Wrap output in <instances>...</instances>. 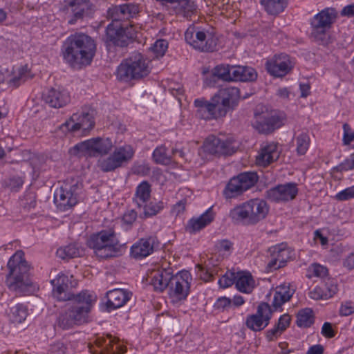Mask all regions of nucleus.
<instances>
[{"label": "nucleus", "mask_w": 354, "mask_h": 354, "mask_svg": "<svg viewBox=\"0 0 354 354\" xmlns=\"http://www.w3.org/2000/svg\"><path fill=\"white\" fill-rule=\"evenodd\" d=\"M269 209L266 201L256 198L234 207L230 212L229 216L236 224L254 225L267 217Z\"/></svg>", "instance_id": "20e7f679"}, {"label": "nucleus", "mask_w": 354, "mask_h": 354, "mask_svg": "<svg viewBox=\"0 0 354 354\" xmlns=\"http://www.w3.org/2000/svg\"><path fill=\"white\" fill-rule=\"evenodd\" d=\"M62 51L64 59L73 68L91 64L96 52L94 39L84 33L69 36L64 42Z\"/></svg>", "instance_id": "f03ea898"}, {"label": "nucleus", "mask_w": 354, "mask_h": 354, "mask_svg": "<svg viewBox=\"0 0 354 354\" xmlns=\"http://www.w3.org/2000/svg\"><path fill=\"white\" fill-rule=\"evenodd\" d=\"M322 334L328 338H332L335 335L333 329L332 324L329 322H325L322 328Z\"/></svg>", "instance_id": "69168bd1"}, {"label": "nucleus", "mask_w": 354, "mask_h": 354, "mask_svg": "<svg viewBox=\"0 0 354 354\" xmlns=\"http://www.w3.org/2000/svg\"><path fill=\"white\" fill-rule=\"evenodd\" d=\"M337 168L340 171L354 169V153L351 154L349 158L342 162Z\"/></svg>", "instance_id": "13d9d810"}, {"label": "nucleus", "mask_w": 354, "mask_h": 354, "mask_svg": "<svg viewBox=\"0 0 354 354\" xmlns=\"http://www.w3.org/2000/svg\"><path fill=\"white\" fill-rule=\"evenodd\" d=\"M24 181L20 177H12L9 179L8 187L11 191L17 192L23 185Z\"/></svg>", "instance_id": "bf43d9fd"}, {"label": "nucleus", "mask_w": 354, "mask_h": 354, "mask_svg": "<svg viewBox=\"0 0 354 354\" xmlns=\"http://www.w3.org/2000/svg\"><path fill=\"white\" fill-rule=\"evenodd\" d=\"M214 218L212 207H209L202 215L197 218H193L188 222L187 230L190 233L200 231L201 229L210 224Z\"/></svg>", "instance_id": "c756f323"}, {"label": "nucleus", "mask_w": 354, "mask_h": 354, "mask_svg": "<svg viewBox=\"0 0 354 354\" xmlns=\"http://www.w3.org/2000/svg\"><path fill=\"white\" fill-rule=\"evenodd\" d=\"M171 15L191 17L196 10V5L192 0H171L165 8Z\"/></svg>", "instance_id": "bb28decb"}, {"label": "nucleus", "mask_w": 354, "mask_h": 354, "mask_svg": "<svg viewBox=\"0 0 354 354\" xmlns=\"http://www.w3.org/2000/svg\"><path fill=\"white\" fill-rule=\"evenodd\" d=\"M235 285L239 291L250 293L254 288V281L250 273L239 272L236 273Z\"/></svg>", "instance_id": "473e14b6"}, {"label": "nucleus", "mask_w": 354, "mask_h": 354, "mask_svg": "<svg viewBox=\"0 0 354 354\" xmlns=\"http://www.w3.org/2000/svg\"><path fill=\"white\" fill-rule=\"evenodd\" d=\"M185 39L194 49L201 52H213L217 45V37L209 30L189 27L185 32Z\"/></svg>", "instance_id": "9d476101"}, {"label": "nucleus", "mask_w": 354, "mask_h": 354, "mask_svg": "<svg viewBox=\"0 0 354 354\" xmlns=\"http://www.w3.org/2000/svg\"><path fill=\"white\" fill-rule=\"evenodd\" d=\"M84 253L83 249L77 243H71L61 247L57 250V256L64 260L79 257Z\"/></svg>", "instance_id": "f704fd0d"}, {"label": "nucleus", "mask_w": 354, "mask_h": 354, "mask_svg": "<svg viewBox=\"0 0 354 354\" xmlns=\"http://www.w3.org/2000/svg\"><path fill=\"white\" fill-rule=\"evenodd\" d=\"M168 48V42L165 39H158L151 47L156 57H162Z\"/></svg>", "instance_id": "09e8293b"}, {"label": "nucleus", "mask_w": 354, "mask_h": 354, "mask_svg": "<svg viewBox=\"0 0 354 354\" xmlns=\"http://www.w3.org/2000/svg\"><path fill=\"white\" fill-rule=\"evenodd\" d=\"M272 313L268 304L261 303L257 307V313L247 317L245 324L254 331H261L269 324Z\"/></svg>", "instance_id": "a211bd4d"}, {"label": "nucleus", "mask_w": 354, "mask_h": 354, "mask_svg": "<svg viewBox=\"0 0 354 354\" xmlns=\"http://www.w3.org/2000/svg\"><path fill=\"white\" fill-rule=\"evenodd\" d=\"M291 318L289 315L284 314L281 315L278 322L275 324L278 328H279L282 332H283L290 325Z\"/></svg>", "instance_id": "4d7b16f0"}, {"label": "nucleus", "mask_w": 354, "mask_h": 354, "mask_svg": "<svg viewBox=\"0 0 354 354\" xmlns=\"http://www.w3.org/2000/svg\"><path fill=\"white\" fill-rule=\"evenodd\" d=\"M236 273L232 272H227L218 280V284L222 288H227L231 286L236 281Z\"/></svg>", "instance_id": "8fccbe9b"}, {"label": "nucleus", "mask_w": 354, "mask_h": 354, "mask_svg": "<svg viewBox=\"0 0 354 354\" xmlns=\"http://www.w3.org/2000/svg\"><path fill=\"white\" fill-rule=\"evenodd\" d=\"M256 172H243L230 179L227 184L223 194L227 198H232L241 195L253 187L258 181Z\"/></svg>", "instance_id": "ddd939ff"}, {"label": "nucleus", "mask_w": 354, "mask_h": 354, "mask_svg": "<svg viewBox=\"0 0 354 354\" xmlns=\"http://www.w3.org/2000/svg\"><path fill=\"white\" fill-rule=\"evenodd\" d=\"M150 73L149 62L140 53L124 59L117 69V78L124 82L140 80Z\"/></svg>", "instance_id": "423d86ee"}, {"label": "nucleus", "mask_w": 354, "mask_h": 354, "mask_svg": "<svg viewBox=\"0 0 354 354\" xmlns=\"http://www.w3.org/2000/svg\"><path fill=\"white\" fill-rule=\"evenodd\" d=\"M335 198L338 201H347L354 198V186L348 187L337 194Z\"/></svg>", "instance_id": "864d4df0"}, {"label": "nucleus", "mask_w": 354, "mask_h": 354, "mask_svg": "<svg viewBox=\"0 0 354 354\" xmlns=\"http://www.w3.org/2000/svg\"><path fill=\"white\" fill-rule=\"evenodd\" d=\"M82 191V184L77 179L66 180L54 193V202L61 211H66L75 206Z\"/></svg>", "instance_id": "6e6552de"}, {"label": "nucleus", "mask_w": 354, "mask_h": 354, "mask_svg": "<svg viewBox=\"0 0 354 354\" xmlns=\"http://www.w3.org/2000/svg\"><path fill=\"white\" fill-rule=\"evenodd\" d=\"M284 119L283 113L259 104L254 111L252 126L260 133L268 134L280 128L283 124Z\"/></svg>", "instance_id": "1a4fd4ad"}, {"label": "nucleus", "mask_w": 354, "mask_h": 354, "mask_svg": "<svg viewBox=\"0 0 354 354\" xmlns=\"http://www.w3.org/2000/svg\"><path fill=\"white\" fill-rule=\"evenodd\" d=\"M134 150L131 145L116 147L109 156L101 158L98 166L104 172H110L129 162L133 157Z\"/></svg>", "instance_id": "f8f14e48"}, {"label": "nucleus", "mask_w": 354, "mask_h": 354, "mask_svg": "<svg viewBox=\"0 0 354 354\" xmlns=\"http://www.w3.org/2000/svg\"><path fill=\"white\" fill-rule=\"evenodd\" d=\"M204 151L213 155H232L236 151V147L232 139L223 140L215 136H209L204 141Z\"/></svg>", "instance_id": "2eb2a0df"}, {"label": "nucleus", "mask_w": 354, "mask_h": 354, "mask_svg": "<svg viewBox=\"0 0 354 354\" xmlns=\"http://www.w3.org/2000/svg\"><path fill=\"white\" fill-rule=\"evenodd\" d=\"M32 77L26 66L19 68L15 73L0 66V84L6 83L8 86L16 88Z\"/></svg>", "instance_id": "6ab92c4d"}, {"label": "nucleus", "mask_w": 354, "mask_h": 354, "mask_svg": "<svg viewBox=\"0 0 354 354\" xmlns=\"http://www.w3.org/2000/svg\"><path fill=\"white\" fill-rule=\"evenodd\" d=\"M283 332L276 325L266 332V338L268 341H273L281 335Z\"/></svg>", "instance_id": "774afa93"}, {"label": "nucleus", "mask_w": 354, "mask_h": 354, "mask_svg": "<svg viewBox=\"0 0 354 354\" xmlns=\"http://www.w3.org/2000/svg\"><path fill=\"white\" fill-rule=\"evenodd\" d=\"M164 207L162 201L151 202L144 206V213L147 216H152L160 212Z\"/></svg>", "instance_id": "49530a36"}, {"label": "nucleus", "mask_w": 354, "mask_h": 354, "mask_svg": "<svg viewBox=\"0 0 354 354\" xmlns=\"http://www.w3.org/2000/svg\"><path fill=\"white\" fill-rule=\"evenodd\" d=\"M137 218V212L134 210H129L124 214L122 221L125 224L132 225Z\"/></svg>", "instance_id": "e2e57ef3"}, {"label": "nucleus", "mask_w": 354, "mask_h": 354, "mask_svg": "<svg viewBox=\"0 0 354 354\" xmlns=\"http://www.w3.org/2000/svg\"><path fill=\"white\" fill-rule=\"evenodd\" d=\"M109 342L107 346H110L112 354H123L126 352V347L119 343L118 339L113 337L111 335H108Z\"/></svg>", "instance_id": "de8ad7c7"}, {"label": "nucleus", "mask_w": 354, "mask_h": 354, "mask_svg": "<svg viewBox=\"0 0 354 354\" xmlns=\"http://www.w3.org/2000/svg\"><path fill=\"white\" fill-rule=\"evenodd\" d=\"M159 247L160 242L156 236L142 238L131 247V257L136 259H142L152 254Z\"/></svg>", "instance_id": "aec40b11"}, {"label": "nucleus", "mask_w": 354, "mask_h": 354, "mask_svg": "<svg viewBox=\"0 0 354 354\" xmlns=\"http://www.w3.org/2000/svg\"><path fill=\"white\" fill-rule=\"evenodd\" d=\"M309 297L315 300L321 299H327L325 296V292L320 287H315L313 290L309 292Z\"/></svg>", "instance_id": "680f3d73"}, {"label": "nucleus", "mask_w": 354, "mask_h": 354, "mask_svg": "<svg viewBox=\"0 0 354 354\" xmlns=\"http://www.w3.org/2000/svg\"><path fill=\"white\" fill-rule=\"evenodd\" d=\"M106 308L109 310L124 306L132 296V292L125 289L115 288L106 292Z\"/></svg>", "instance_id": "cd10ccee"}, {"label": "nucleus", "mask_w": 354, "mask_h": 354, "mask_svg": "<svg viewBox=\"0 0 354 354\" xmlns=\"http://www.w3.org/2000/svg\"><path fill=\"white\" fill-rule=\"evenodd\" d=\"M197 267L201 272L200 277L205 281H209L213 279V272L210 271V268L205 269L201 266L198 265Z\"/></svg>", "instance_id": "338daca9"}, {"label": "nucleus", "mask_w": 354, "mask_h": 354, "mask_svg": "<svg viewBox=\"0 0 354 354\" xmlns=\"http://www.w3.org/2000/svg\"><path fill=\"white\" fill-rule=\"evenodd\" d=\"M314 322L313 312L310 308L301 310L297 316V324L299 327H310Z\"/></svg>", "instance_id": "a19ab883"}, {"label": "nucleus", "mask_w": 354, "mask_h": 354, "mask_svg": "<svg viewBox=\"0 0 354 354\" xmlns=\"http://www.w3.org/2000/svg\"><path fill=\"white\" fill-rule=\"evenodd\" d=\"M113 147V142L109 138H95L75 145L73 149L78 153L89 157H97L109 153Z\"/></svg>", "instance_id": "4468645a"}, {"label": "nucleus", "mask_w": 354, "mask_h": 354, "mask_svg": "<svg viewBox=\"0 0 354 354\" xmlns=\"http://www.w3.org/2000/svg\"><path fill=\"white\" fill-rule=\"evenodd\" d=\"M337 11L333 8H326L315 15L311 19V37L320 45L327 46L331 43V38L327 30L335 23Z\"/></svg>", "instance_id": "0eeeda50"}, {"label": "nucleus", "mask_w": 354, "mask_h": 354, "mask_svg": "<svg viewBox=\"0 0 354 354\" xmlns=\"http://www.w3.org/2000/svg\"><path fill=\"white\" fill-rule=\"evenodd\" d=\"M310 138L306 133L302 132L296 137L297 151L298 154L304 155L308 150Z\"/></svg>", "instance_id": "c03bdc74"}, {"label": "nucleus", "mask_w": 354, "mask_h": 354, "mask_svg": "<svg viewBox=\"0 0 354 354\" xmlns=\"http://www.w3.org/2000/svg\"><path fill=\"white\" fill-rule=\"evenodd\" d=\"M117 12H120L127 18L133 17L139 12L138 5L133 3H124L115 8Z\"/></svg>", "instance_id": "a18cd8bd"}, {"label": "nucleus", "mask_w": 354, "mask_h": 354, "mask_svg": "<svg viewBox=\"0 0 354 354\" xmlns=\"http://www.w3.org/2000/svg\"><path fill=\"white\" fill-rule=\"evenodd\" d=\"M325 286L328 290L327 292H324L325 296L327 298L333 297L337 292V285L333 283V280L327 279V281H326Z\"/></svg>", "instance_id": "052dcab7"}, {"label": "nucleus", "mask_w": 354, "mask_h": 354, "mask_svg": "<svg viewBox=\"0 0 354 354\" xmlns=\"http://www.w3.org/2000/svg\"><path fill=\"white\" fill-rule=\"evenodd\" d=\"M268 73L276 77H282L288 74L294 67V63L289 55L281 53L275 55L266 64Z\"/></svg>", "instance_id": "f3484780"}, {"label": "nucleus", "mask_w": 354, "mask_h": 354, "mask_svg": "<svg viewBox=\"0 0 354 354\" xmlns=\"http://www.w3.org/2000/svg\"><path fill=\"white\" fill-rule=\"evenodd\" d=\"M44 102L50 107L59 109L71 101L69 93L60 88H51L43 94Z\"/></svg>", "instance_id": "a878e982"}, {"label": "nucleus", "mask_w": 354, "mask_h": 354, "mask_svg": "<svg viewBox=\"0 0 354 354\" xmlns=\"http://www.w3.org/2000/svg\"><path fill=\"white\" fill-rule=\"evenodd\" d=\"M73 276L60 274L52 281L53 286V294L59 301H68L66 309L59 314L58 325L63 329H68L75 324H81L86 321L92 304L95 301V296L83 290L75 295L71 292L77 282L72 281Z\"/></svg>", "instance_id": "f257e3e1"}, {"label": "nucleus", "mask_w": 354, "mask_h": 354, "mask_svg": "<svg viewBox=\"0 0 354 354\" xmlns=\"http://www.w3.org/2000/svg\"><path fill=\"white\" fill-rule=\"evenodd\" d=\"M232 243L227 239L218 241L216 243V248L219 251L230 252L232 248Z\"/></svg>", "instance_id": "0e129e2a"}, {"label": "nucleus", "mask_w": 354, "mask_h": 354, "mask_svg": "<svg viewBox=\"0 0 354 354\" xmlns=\"http://www.w3.org/2000/svg\"><path fill=\"white\" fill-rule=\"evenodd\" d=\"M269 252L270 253V259L268 263V268L270 271L285 266L288 260L291 257L290 251L283 244L271 247L269 249Z\"/></svg>", "instance_id": "b1692460"}, {"label": "nucleus", "mask_w": 354, "mask_h": 354, "mask_svg": "<svg viewBox=\"0 0 354 354\" xmlns=\"http://www.w3.org/2000/svg\"><path fill=\"white\" fill-rule=\"evenodd\" d=\"M153 158L158 164L167 165L171 162V156L168 155L165 147H157L153 153Z\"/></svg>", "instance_id": "37998d69"}, {"label": "nucleus", "mask_w": 354, "mask_h": 354, "mask_svg": "<svg viewBox=\"0 0 354 354\" xmlns=\"http://www.w3.org/2000/svg\"><path fill=\"white\" fill-rule=\"evenodd\" d=\"M21 250L17 251L9 259L6 276V285L16 295H29L34 292L36 287L30 279V266L24 258Z\"/></svg>", "instance_id": "7ed1b4c3"}, {"label": "nucleus", "mask_w": 354, "mask_h": 354, "mask_svg": "<svg viewBox=\"0 0 354 354\" xmlns=\"http://www.w3.org/2000/svg\"><path fill=\"white\" fill-rule=\"evenodd\" d=\"M343 142L346 145H349L354 139V131L347 123L343 124Z\"/></svg>", "instance_id": "5fc2aeb1"}, {"label": "nucleus", "mask_w": 354, "mask_h": 354, "mask_svg": "<svg viewBox=\"0 0 354 354\" xmlns=\"http://www.w3.org/2000/svg\"><path fill=\"white\" fill-rule=\"evenodd\" d=\"M308 271L313 272V275L317 277L325 278L328 276V269L318 263L312 264L309 267Z\"/></svg>", "instance_id": "3c124183"}, {"label": "nucleus", "mask_w": 354, "mask_h": 354, "mask_svg": "<svg viewBox=\"0 0 354 354\" xmlns=\"http://www.w3.org/2000/svg\"><path fill=\"white\" fill-rule=\"evenodd\" d=\"M8 315L12 322L20 324L27 317L28 310L26 307L21 304L11 302L10 304Z\"/></svg>", "instance_id": "72a5a7b5"}, {"label": "nucleus", "mask_w": 354, "mask_h": 354, "mask_svg": "<svg viewBox=\"0 0 354 354\" xmlns=\"http://www.w3.org/2000/svg\"><path fill=\"white\" fill-rule=\"evenodd\" d=\"M95 115L94 109L84 107L80 112L73 113L69 120L59 126V129L64 133H75L80 130L86 133L94 127Z\"/></svg>", "instance_id": "9b49d317"}, {"label": "nucleus", "mask_w": 354, "mask_h": 354, "mask_svg": "<svg viewBox=\"0 0 354 354\" xmlns=\"http://www.w3.org/2000/svg\"><path fill=\"white\" fill-rule=\"evenodd\" d=\"M266 12L270 15H277L283 12L288 5L287 0H261Z\"/></svg>", "instance_id": "e433bc0d"}, {"label": "nucleus", "mask_w": 354, "mask_h": 354, "mask_svg": "<svg viewBox=\"0 0 354 354\" xmlns=\"http://www.w3.org/2000/svg\"><path fill=\"white\" fill-rule=\"evenodd\" d=\"M294 290H290L289 287L286 286L277 288L272 301V306L278 308L282 306L285 302L290 300L292 297Z\"/></svg>", "instance_id": "4c0bfd02"}, {"label": "nucleus", "mask_w": 354, "mask_h": 354, "mask_svg": "<svg viewBox=\"0 0 354 354\" xmlns=\"http://www.w3.org/2000/svg\"><path fill=\"white\" fill-rule=\"evenodd\" d=\"M216 95L232 110L238 104L240 91L236 87L230 86L220 89Z\"/></svg>", "instance_id": "7c9ffc66"}, {"label": "nucleus", "mask_w": 354, "mask_h": 354, "mask_svg": "<svg viewBox=\"0 0 354 354\" xmlns=\"http://www.w3.org/2000/svg\"><path fill=\"white\" fill-rule=\"evenodd\" d=\"M211 102L215 118L225 116L231 110L216 94L212 97Z\"/></svg>", "instance_id": "79ce46f5"}, {"label": "nucleus", "mask_w": 354, "mask_h": 354, "mask_svg": "<svg viewBox=\"0 0 354 354\" xmlns=\"http://www.w3.org/2000/svg\"><path fill=\"white\" fill-rule=\"evenodd\" d=\"M232 66L230 65H218L212 71V75L214 77L226 82L233 81L232 79Z\"/></svg>", "instance_id": "ea45409f"}, {"label": "nucleus", "mask_w": 354, "mask_h": 354, "mask_svg": "<svg viewBox=\"0 0 354 354\" xmlns=\"http://www.w3.org/2000/svg\"><path fill=\"white\" fill-rule=\"evenodd\" d=\"M189 278L188 272L173 274L168 288L169 293L178 299H185L189 290Z\"/></svg>", "instance_id": "5701e85b"}, {"label": "nucleus", "mask_w": 354, "mask_h": 354, "mask_svg": "<svg viewBox=\"0 0 354 354\" xmlns=\"http://www.w3.org/2000/svg\"><path fill=\"white\" fill-rule=\"evenodd\" d=\"M151 193V187L149 183L143 181L136 189V198L134 201L138 207H142L149 199Z\"/></svg>", "instance_id": "58836bf2"}, {"label": "nucleus", "mask_w": 354, "mask_h": 354, "mask_svg": "<svg viewBox=\"0 0 354 354\" xmlns=\"http://www.w3.org/2000/svg\"><path fill=\"white\" fill-rule=\"evenodd\" d=\"M65 10L70 14L69 24H75L77 21L82 19L91 8L89 0H65Z\"/></svg>", "instance_id": "4be33fe9"}, {"label": "nucleus", "mask_w": 354, "mask_h": 354, "mask_svg": "<svg viewBox=\"0 0 354 354\" xmlns=\"http://www.w3.org/2000/svg\"><path fill=\"white\" fill-rule=\"evenodd\" d=\"M172 275L171 268H160L152 270L147 280L155 291L161 292L166 288L168 289Z\"/></svg>", "instance_id": "393cba45"}, {"label": "nucleus", "mask_w": 354, "mask_h": 354, "mask_svg": "<svg viewBox=\"0 0 354 354\" xmlns=\"http://www.w3.org/2000/svg\"><path fill=\"white\" fill-rule=\"evenodd\" d=\"M341 316H348L354 313V303L351 301L342 302L339 308Z\"/></svg>", "instance_id": "603ef678"}, {"label": "nucleus", "mask_w": 354, "mask_h": 354, "mask_svg": "<svg viewBox=\"0 0 354 354\" xmlns=\"http://www.w3.org/2000/svg\"><path fill=\"white\" fill-rule=\"evenodd\" d=\"M298 193L297 184L287 183L278 185L268 190L265 193V197L274 203L287 202L293 200Z\"/></svg>", "instance_id": "dca6fc26"}, {"label": "nucleus", "mask_w": 354, "mask_h": 354, "mask_svg": "<svg viewBox=\"0 0 354 354\" xmlns=\"http://www.w3.org/2000/svg\"><path fill=\"white\" fill-rule=\"evenodd\" d=\"M280 151L277 144L274 142L268 144L263 147L260 153L257 156V164L260 166L266 167L279 158Z\"/></svg>", "instance_id": "c85d7f7f"}, {"label": "nucleus", "mask_w": 354, "mask_h": 354, "mask_svg": "<svg viewBox=\"0 0 354 354\" xmlns=\"http://www.w3.org/2000/svg\"><path fill=\"white\" fill-rule=\"evenodd\" d=\"M232 305V300L226 297H221L217 299L214 304V307L219 310H226Z\"/></svg>", "instance_id": "6e6d98bb"}, {"label": "nucleus", "mask_w": 354, "mask_h": 354, "mask_svg": "<svg viewBox=\"0 0 354 354\" xmlns=\"http://www.w3.org/2000/svg\"><path fill=\"white\" fill-rule=\"evenodd\" d=\"M88 246L93 250L99 259L116 257L122 254L123 244H121L113 229L102 230L92 234L87 241Z\"/></svg>", "instance_id": "39448f33"}, {"label": "nucleus", "mask_w": 354, "mask_h": 354, "mask_svg": "<svg viewBox=\"0 0 354 354\" xmlns=\"http://www.w3.org/2000/svg\"><path fill=\"white\" fill-rule=\"evenodd\" d=\"M105 42L107 46H127L131 41L125 30L121 27L118 22L111 23L106 29Z\"/></svg>", "instance_id": "412c9836"}, {"label": "nucleus", "mask_w": 354, "mask_h": 354, "mask_svg": "<svg viewBox=\"0 0 354 354\" xmlns=\"http://www.w3.org/2000/svg\"><path fill=\"white\" fill-rule=\"evenodd\" d=\"M233 81L254 82L257 78V73L252 67L243 66H232Z\"/></svg>", "instance_id": "2f4dec72"}, {"label": "nucleus", "mask_w": 354, "mask_h": 354, "mask_svg": "<svg viewBox=\"0 0 354 354\" xmlns=\"http://www.w3.org/2000/svg\"><path fill=\"white\" fill-rule=\"evenodd\" d=\"M194 105L198 109L197 115L199 118L205 120L215 118L211 100L207 101L203 98L196 99L194 101Z\"/></svg>", "instance_id": "c9c22d12"}]
</instances>
